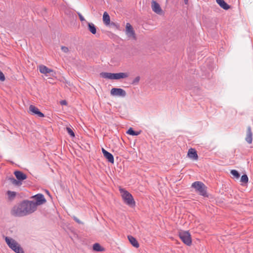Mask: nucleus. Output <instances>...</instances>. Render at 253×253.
Wrapping results in <instances>:
<instances>
[{
	"label": "nucleus",
	"instance_id": "obj_1",
	"mask_svg": "<svg viewBox=\"0 0 253 253\" xmlns=\"http://www.w3.org/2000/svg\"><path fill=\"white\" fill-rule=\"evenodd\" d=\"M36 210L34 201L24 200L13 208L11 213L15 216L22 217L29 215Z\"/></svg>",
	"mask_w": 253,
	"mask_h": 253
},
{
	"label": "nucleus",
	"instance_id": "obj_2",
	"mask_svg": "<svg viewBox=\"0 0 253 253\" xmlns=\"http://www.w3.org/2000/svg\"><path fill=\"white\" fill-rule=\"evenodd\" d=\"M100 75L101 77L105 79H108L110 80H120L127 78L129 74L127 72H121L118 73L102 72Z\"/></svg>",
	"mask_w": 253,
	"mask_h": 253
},
{
	"label": "nucleus",
	"instance_id": "obj_3",
	"mask_svg": "<svg viewBox=\"0 0 253 253\" xmlns=\"http://www.w3.org/2000/svg\"><path fill=\"white\" fill-rule=\"evenodd\" d=\"M191 187L195 189V191L201 196L204 197H208V194L207 192V186L201 181H195L192 183Z\"/></svg>",
	"mask_w": 253,
	"mask_h": 253
},
{
	"label": "nucleus",
	"instance_id": "obj_4",
	"mask_svg": "<svg viewBox=\"0 0 253 253\" xmlns=\"http://www.w3.org/2000/svg\"><path fill=\"white\" fill-rule=\"evenodd\" d=\"M120 191L122 193V196L124 202L129 207H134L135 205V202L132 195L127 191L123 189H120Z\"/></svg>",
	"mask_w": 253,
	"mask_h": 253
},
{
	"label": "nucleus",
	"instance_id": "obj_5",
	"mask_svg": "<svg viewBox=\"0 0 253 253\" xmlns=\"http://www.w3.org/2000/svg\"><path fill=\"white\" fill-rule=\"evenodd\" d=\"M179 237L182 242L187 246H190L192 243L191 235L189 231H182L179 232Z\"/></svg>",
	"mask_w": 253,
	"mask_h": 253
},
{
	"label": "nucleus",
	"instance_id": "obj_6",
	"mask_svg": "<svg viewBox=\"0 0 253 253\" xmlns=\"http://www.w3.org/2000/svg\"><path fill=\"white\" fill-rule=\"evenodd\" d=\"M32 198H34L36 201L34 202V204L35 205V208L36 210L38 206L42 205L44 204L46 201L43 195L42 194H37L33 196Z\"/></svg>",
	"mask_w": 253,
	"mask_h": 253
},
{
	"label": "nucleus",
	"instance_id": "obj_7",
	"mask_svg": "<svg viewBox=\"0 0 253 253\" xmlns=\"http://www.w3.org/2000/svg\"><path fill=\"white\" fill-rule=\"evenodd\" d=\"M126 34L129 38H131L133 40H136V37L135 35V31L133 30L132 26L129 23L126 24Z\"/></svg>",
	"mask_w": 253,
	"mask_h": 253
},
{
	"label": "nucleus",
	"instance_id": "obj_8",
	"mask_svg": "<svg viewBox=\"0 0 253 253\" xmlns=\"http://www.w3.org/2000/svg\"><path fill=\"white\" fill-rule=\"evenodd\" d=\"M110 93L113 96H121L123 97H125L126 95V91L121 88H113L111 89Z\"/></svg>",
	"mask_w": 253,
	"mask_h": 253
},
{
	"label": "nucleus",
	"instance_id": "obj_9",
	"mask_svg": "<svg viewBox=\"0 0 253 253\" xmlns=\"http://www.w3.org/2000/svg\"><path fill=\"white\" fill-rule=\"evenodd\" d=\"M5 241L8 247L13 251H14L16 248L19 246L16 241L12 238H10L9 237H5Z\"/></svg>",
	"mask_w": 253,
	"mask_h": 253
},
{
	"label": "nucleus",
	"instance_id": "obj_10",
	"mask_svg": "<svg viewBox=\"0 0 253 253\" xmlns=\"http://www.w3.org/2000/svg\"><path fill=\"white\" fill-rule=\"evenodd\" d=\"M29 110L33 115H37L39 117H43L44 114L41 112L39 109L33 105H31L29 107Z\"/></svg>",
	"mask_w": 253,
	"mask_h": 253
},
{
	"label": "nucleus",
	"instance_id": "obj_11",
	"mask_svg": "<svg viewBox=\"0 0 253 253\" xmlns=\"http://www.w3.org/2000/svg\"><path fill=\"white\" fill-rule=\"evenodd\" d=\"M151 7L152 10L157 14H160L162 12V9L160 4L155 0H152L151 2Z\"/></svg>",
	"mask_w": 253,
	"mask_h": 253
},
{
	"label": "nucleus",
	"instance_id": "obj_12",
	"mask_svg": "<svg viewBox=\"0 0 253 253\" xmlns=\"http://www.w3.org/2000/svg\"><path fill=\"white\" fill-rule=\"evenodd\" d=\"M102 152L104 157L108 160V161L112 164L114 162V159L113 155L104 149L103 148H102Z\"/></svg>",
	"mask_w": 253,
	"mask_h": 253
},
{
	"label": "nucleus",
	"instance_id": "obj_13",
	"mask_svg": "<svg viewBox=\"0 0 253 253\" xmlns=\"http://www.w3.org/2000/svg\"><path fill=\"white\" fill-rule=\"evenodd\" d=\"M245 140L249 144H251L253 142V132L250 126H248L247 127Z\"/></svg>",
	"mask_w": 253,
	"mask_h": 253
},
{
	"label": "nucleus",
	"instance_id": "obj_14",
	"mask_svg": "<svg viewBox=\"0 0 253 253\" xmlns=\"http://www.w3.org/2000/svg\"><path fill=\"white\" fill-rule=\"evenodd\" d=\"M14 174L19 181L21 182L24 180L26 179L27 177L26 174L24 173L23 172L19 170L15 171Z\"/></svg>",
	"mask_w": 253,
	"mask_h": 253
},
{
	"label": "nucleus",
	"instance_id": "obj_15",
	"mask_svg": "<svg viewBox=\"0 0 253 253\" xmlns=\"http://www.w3.org/2000/svg\"><path fill=\"white\" fill-rule=\"evenodd\" d=\"M187 155L190 158L193 160H197L198 159L197 151L193 148L189 149Z\"/></svg>",
	"mask_w": 253,
	"mask_h": 253
},
{
	"label": "nucleus",
	"instance_id": "obj_16",
	"mask_svg": "<svg viewBox=\"0 0 253 253\" xmlns=\"http://www.w3.org/2000/svg\"><path fill=\"white\" fill-rule=\"evenodd\" d=\"M39 70L41 73L44 74L45 75H46L51 72H53L52 70L42 65H41L39 66Z\"/></svg>",
	"mask_w": 253,
	"mask_h": 253
},
{
	"label": "nucleus",
	"instance_id": "obj_17",
	"mask_svg": "<svg viewBox=\"0 0 253 253\" xmlns=\"http://www.w3.org/2000/svg\"><path fill=\"white\" fill-rule=\"evenodd\" d=\"M217 4L223 9L228 10L230 6L224 0H216Z\"/></svg>",
	"mask_w": 253,
	"mask_h": 253
},
{
	"label": "nucleus",
	"instance_id": "obj_18",
	"mask_svg": "<svg viewBox=\"0 0 253 253\" xmlns=\"http://www.w3.org/2000/svg\"><path fill=\"white\" fill-rule=\"evenodd\" d=\"M128 239L131 244L134 247L137 248L139 247V245L136 239L132 236H128Z\"/></svg>",
	"mask_w": 253,
	"mask_h": 253
},
{
	"label": "nucleus",
	"instance_id": "obj_19",
	"mask_svg": "<svg viewBox=\"0 0 253 253\" xmlns=\"http://www.w3.org/2000/svg\"><path fill=\"white\" fill-rule=\"evenodd\" d=\"M103 21L106 25H108L110 23V16L107 12H104L103 13Z\"/></svg>",
	"mask_w": 253,
	"mask_h": 253
},
{
	"label": "nucleus",
	"instance_id": "obj_20",
	"mask_svg": "<svg viewBox=\"0 0 253 253\" xmlns=\"http://www.w3.org/2000/svg\"><path fill=\"white\" fill-rule=\"evenodd\" d=\"M93 250L96 252H102L104 251V249L98 243H95L93 244Z\"/></svg>",
	"mask_w": 253,
	"mask_h": 253
},
{
	"label": "nucleus",
	"instance_id": "obj_21",
	"mask_svg": "<svg viewBox=\"0 0 253 253\" xmlns=\"http://www.w3.org/2000/svg\"><path fill=\"white\" fill-rule=\"evenodd\" d=\"M89 31L92 34H95L96 33V28L95 26L92 23H88Z\"/></svg>",
	"mask_w": 253,
	"mask_h": 253
},
{
	"label": "nucleus",
	"instance_id": "obj_22",
	"mask_svg": "<svg viewBox=\"0 0 253 253\" xmlns=\"http://www.w3.org/2000/svg\"><path fill=\"white\" fill-rule=\"evenodd\" d=\"M8 179L14 185L19 186L22 185L21 182L19 181L18 179H15L13 177H9Z\"/></svg>",
	"mask_w": 253,
	"mask_h": 253
},
{
	"label": "nucleus",
	"instance_id": "obj_23",
	"mask_svg": "<svg viewBox=\"0 0 253 253\" xmlns=\"http://www.w3.org/2000/svg\"><path fill=\"white\" fill-rule=\"evenodd\" d=\"M126 133L128 134L132 135V136H136L139 135L140 133V131H135L133 130V129L132 127H130L127 131H126Z\"/></svg>",
	"mask_w": 253,
	"mask_h": 253
},
{
	"label": "nucleus",
	"instance_id": "obj_24",
	"mask_svg": "<svg viewBox=\"0 0 253 253\" xmlns=\"http://www.w3.org/2000/svg\"><path fill=\"white\" fill-rule=\"evenodd\" d=\"M230 173L233 176H234L236 178H239L240 176V174L239 173V172L235 169L231 170Z\"/></svg>",
	"mask_w": 253,
	"mask_h": 253
},
{
	"label": "nucleus",
	"instance_id": "obj_25",
	"mask_svg": "<svg viewBox=\"0 0 253 253\" xmlns=\"http://www.w3.org/2000/svg\"><path fill=\"white\" fill-rule=\"evenodd\" d=\"M249 181V178L247 174H243L241 176V182H243V183H247Z\"/></svg>",
	"mask_w": 253,
	"mask_h": 253
},
{
	"label": "nucleus",
	"instance_id": "obj_26",
	"mask_svg": "<svg viewBox=\"0 0 253 253\" xmlns=\"http://www.w3.org/2000/svg\"><path fill=\"white\" fill-rule=\"evenodd\" d=\"M140 79V78L139 76L136 77V78H135L133 79V80L132 81V82L131 83V84H132L133 85L137 84H138V83L139 82Z\"/></svg>",
	"mask_w": 253,
	"mask_h": 253
},
{
	"label": "nucleus",
	"instance_id": "obj_27",
	"mask_svg": "<svg viewBox=\"0 0 253 253\" xmlns=\"http://www.w3.org/2000/svg\"><path fill=\"white\" fill-rule=\"evenodd\" d=\"M16 253H24L23 249L19 245L16 249L14 251Z\"/></svg>",
	"mask_w": 253,
	"mask_h": 253
},
{
	"label": "nucleus",
	"instance_id": "obj_28",
	"mask_svg": "<svg viewBox=\"0 0 253 253\" xmlns=\"http://www.w3.org/2000/svg\"><path fill=\"white\" fill-rule=\"evenodd\" d=\"M7 195L8 197L10 198H13L15 197L16 196V192L11 191H7Z\"/></svg>",
	"mask_w": 253,
	"mask_h": 253
},
{
	"label": "nucleus",
	"instance_id": "obj_29",
	"mask_svg": "<svg viewBox=\"0 0 253 253\" xmlns=\"http://www.w3.org/2000/svg\"><path fill=\"white\" fill-rule=\"evenodd\" d=\"M66 129H67V132H68V134L71 136L75 137V133H74V131H73V130L71 128L67 127L66 128Z\"/></svg>",
	"mask_w": 253,
	"mask_h": 253
},
{
	"label": "nucleus",
	"instance_id": "obj_30",
	"mask_svg": "<svg viewBox=\"0 0 253 253\" xmlns=\"http://www.w3.org/2000/svg\"><path fill=\"white\" fill-rule=\"evenodd\" d=\"M5 78L4 75L1 71H0V81L1 82H3L5 81Z\"/></svg>",
	"mask_w": 253,
	"mask_h": 253
},
{
	"label": "nucleus",
	"instance_id": "obj_31",
	"mask_svg": "<svg viewBox=\"0 0 253 253\" xmlns=\"http://www.w3.org/2000/svg\"><path fill=\"white\" fill-rule=\"evenodd\" d=\"M61 50L64 53H68L69 51V48L65 46H61Z\"/></svg>",
	"mask_w": 253,
	"mask_h": 253
},
{
	"label": "nucleus",
	"instance_id": "obj_32",
	"mask_svg": "<svg viewBox=\"0 0 253 253\" xmlns=\"http://www.w3.org/2000/svg\"><path fill=\"white\" fill-rule=\"evenodd\" d=\"M110 24L111 26H113V27L116 28L117 29L119 28L120 26L118 23H116L112 22L110 23Z\"/></svg>",
	"mask_w": 253,
	"mask_h": 253
},
{
	"label": "nucleus",
	"instance_id": "obj_33",
	"mask_svg": "<svg viewBox=\"0 0 253 253\" xmlns=\"http://www.w3.org/2000/svg\"><path fill=\"white\" fill-rule=\"evenodd\" d=\"M77 14L79 17V18L81 21H85V19L83 16V15L81 14V13L79 12H77Z\"/></svg>",
	"mask_w": 253,
	"mask_h": 253
},
{
	"label": "nucleus",
	"instance_id": "obj_34",
	"mask_svg": "<svg viewBox=\"0 0 253 253\" xmlns=\"http://www.w3.org/2000/svg\"><path fill=\"white\" fill-rule=\"evenodd\" d=\"M73 219L74 220L77 222V223H78L79 224H83V222H82L79 219H78L77 217L76 216H74L73 217Z\"/></svg>",
	"mask_w": 253,
	"mask_h": 253
},
{
	"label": "nucleus",
	"instance_id": "obj_35",
	"mask_svg": "<svg viewBox=\"0 0 253 253\" xmlns=\"http://www.w3.org/2000/svg\"><path fill=\"white\" fill-rule=\"evenodd\" d=\"M61 104L62 105H66L67 102L66 100H62L61 101Z\"/></svg>",
	"mask_w": 253,
	"mask_h": 253
},
{
	"label": "nucleus",
	"instance_id": "obj_36",
	"mask_svg": "<svg viewBox=\"0 0 253 253\" xmlns=\"http://www.w3.org/2000/svg\"><path fill=\"white\" fill-rule=\"evenodd\" d=\"M185 4H187L188 2V0H184Z\"/></svg>",
	"mask_w": 253,
	"mask_h": 253
}]
</instances>
